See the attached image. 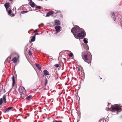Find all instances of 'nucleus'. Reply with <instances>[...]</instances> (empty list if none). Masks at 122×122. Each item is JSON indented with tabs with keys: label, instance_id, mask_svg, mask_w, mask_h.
Masks as SVG:
<instances>
[{
	"label": "nucleus",
	"instance_id": "nucleus-43",
	"mask_svg": "<svg viewBox=\"0 0 122 122\" xmlns=\"http://www.w3.org/2000/svg\"><path fill=\"white\" fill-rule=\"evenodd\" d=\"M62 122V121H61L60 122Z\"/></svg>",
	"mask_w": 122,
	"mask_h": 122
},
{
	"label": "nucleus",
	"instance_id": "nucleus-46",
	"mask_svg": "<svg viewBox=\"0 0 122 122\" xmlns=\"http://www.w3.org/2000/svg\"><path fill=\"white\" fill-rule=\"evenodd\" d=\"M14 8H15V7H14Z\"/></svg>",
	"mask_w": 122,
	"mask_h": 122
},
{
	"label": "nucleus",
	"instance_id": "nucleus-50",
	"mask_svg": "<svg viewBox=\"0 0 122 122\" xmlns=\"http://www.w3.org/2000/svg\"><path fill=\"white\" fill-rule=\"evenodd\" d=\"M121 107H122V106H121Z\"/></svg>",
	"mask_w": 122,
	"mask_h": 122
},
{
	"label": "nucleus",
	"instance_id": "nucleus-27",
	"mask_svg": "<svg viewBox=\"0 0 122 122\" xmlns=\"http://www.w3.org/2000/svg\"><path fill=\"white\" fill-rule=\"evenodd\" d=\"M28 54L30 55H32L31 53L30 52V51H29L28 53Z\"/></svg>",
	"mask_w": 122,
	"mask_h": 122
},
{
	"label": "nucleus",
	"instance_id": "nucleus-37",
	"mask_svg": "<svg viewBox=\"0 0 122 122\" xmlns=\"http://www.w3.org/2000/svg\"><path fill=\"white\" fill-rule=\"evenodd\" d=\"M45 75H44H44H43V77H44V76H45Z\"/></svg>",
	"mask_w": 122,
	"mask_h": 122
},
{
	"label": "nucleus",
	"instance_id": "nucleus-36",
	"mask_svg": "<svg viewBox=\"0 0 122 122\" xmlns=\"http://www.w3.org/2000/svg\"><path fill=\"white\" fill-rule=\"evenodd\" d=\"M3 90H4V92H5V89H4Z\"/></svg>",
	"mask_w": 122,
	"mask_h": 122
},
{
	"label": "nucleus",
	"instance_id": "nucleus-17",
	"mask_svg": "<svg viewBox=\"0 0 122 122\" xmlns=\"http://www.w3.org/2000/svg\"><path fill=\"white\" fill-rule=\"evenodd\" d=\"M88 39L86 38H85L83 39V41L84 43L87 44L88 42Z\"/></svg>",
	"mask_w": 122,
	"mask_h": 122
},
{
	"label": "nucleus",
	"instance_id": "nucleus-18",
	"mask_svg": "<svg viewBox=\"0 0 122 122\" xmlns=\"http://www.w3.org/2000/svg\"><path fill=\"white\" fill-rule=\"evenodd\" d=\"M36 36L35 35L31 39V42H33L34 41L35 39Z\"/></svg>",
	"mask_w": 122,
	"mask_h": 122
},
{
	"label": "nucleus",
	"instance_id": "nucleus-49",
	"mask_svg": "<svg viewBox=\"0 0 122 122\" xmlns=\"http://www.w3.org/2000/svg\"><path fill=\"white\" fill-rule=\"evenodd\" d=\"M19 120H20V119H19Z\"/></svg>",
	"mask_w": 122,
	"mask_h": 122
},
{
	"label": "nucleus",
	"instance_id": "nucleus-38",
	"mask_svg": "<svg viewBox=\"0 0 122 122\" xmlns=\"http://www.w3.org/2000/svg\"><path fill=\"white\" fill-rule=\"evenodd\" d=\"M22 109V108H20V109L19 110H21Z\"/></svg>",
	"mask_w": 122,
	"mask_h": 122
},
{
	"label": "nucleus",
	"instance_id": "nucleus-9",
	"mask_svg": "<svg viewBox=\"0 0 122 122\" xmlns=\"http://www.w3.org/2000/svg\"><path fill=\"white\" fill-rule=\"evenodd\" d=\"M4 5L6 8V10H7L10 7V4L9 3H8L5 4Z\"/></svg>",
	"mask_w": 122,
	"mask_h": 122
},
{
	"label": "nucleus",
	"instance_id": "nucleus-47",
	"mask_svg": "<svg viewBox=\"0 0 122 122\" xmlns=\"http://www.w3.org/2000/svg\"><path fill=\"white\" fill-rule=\"evenodd\" d=\"M41 0H38L39 1Z\"/></svg>",
	"mask_w": 122,
	"mask_h": 122
},
{
	"label": "nucleus",
	"instance_id": "nucleus-25",
	"mask_svg": "<svg viewBox=\"0 0 122 122\" xmlns=\"http://www.w3.org/2000/svg\"><path fill=\"white\" fill-rule=\"evenodd\" d=\"M54 66L57 68H58L59 67V65L58 64H56L55 65H54Z\"/></svg>",
	"mask_w": 122,
	"mask_h": 122
},
{
	"label": "nucleus",
	"instance_id": "nucleus-21",
	"mask_svg": "<svg viewBox=\"0 0 122 122\" xmlns=\"http://www.w3.org/2000/svg\"><path fill=\"white\" fill-rule=\"evenodd\" d=\"M3 102L2 98H1L0 99V105H1Z\"/></svg>",
	"mask_w": 122,
	"mask_h": 122
},
{
	"label": "nucleus",
	"instance_id": "nucleus-28",
	"mask_svg": "<svg viewBox=\"0 0 122 122\" xmlns=\"http://www.w3.org/2000/svg\"><path fill=\"white\" fill-rule=\"evenodd\" d=\"M53 122H59V121H57L56 120H54L53 121Z\"/></svg>",
	"mask_w": 122,
	"mask_h": 122
},
{
	"label": "nucleus",
	"instance_id": "nucleus-34",
	"mask_svg": "<svg viewBox=\"0 0 122 122\" xmlns=\"http://www.w3.org/2000/svg\"><path fill=\"white\" fill-rule=\"evenodd\" d=\"M40 25H38V27H39V28H40Z\"/></svg>",
	"mask_w": 122,
	"mask_h": 122
},
{
	"label": "nucleus",
	"instance_id": "nucleus-39",
	"mask_svg": "<svg viewBox=\"0 0 122 122\" xmlns=\"http://www.w3.org/2000/svg\"><path fill=\"white\" fill-rule=\"evenodd\" d=\"M45 81L47 82V80L46 79L45 80Z\"/></svg>",
	"mask_w": 122,
	"mask_h": 122
},
{
	"label": "nucleus",
	"instance_id": "nucleus-45",
	"mask_svg": "<svg viewBox=\"0 0 122 122\" xmlns=\"http://www.w3.org/2000/svg\"><path fill=\"white\" fill-rule=\"evenodd\" d=\"M14 16V15H12V16Z\"/></svg>",
	"mask_w": 122,
	"mask_h": 122
},
{
	"label": "nucleus",
	"instance_id": "nucleus-35",
	"mask_svg": "<svg viewBox=\"0 0 122 122\" xmlns=\"http://www.w3.org/2000/svg\"><path fill=\"white\" fill-rule=\"evenodd\" d=\"M59 11H59V10H58V11H57V13L59 12Z\"/></svg>",
	"mask_w": 122,
	"mask_h": 122
},
{
	"label": "nucleus",
	"instance_id": "nucleus-33",
	"mask_svg": "<svg viewBox=\"0 0 122 122\" xmlns=\"http://www.w3.org/2000/svg\"><path fill=\"white\" fill-rule=\"evenodd\" d=\"M47 82H45V85H46V84H47Z\"/></svg>",
	"mask_w": 122,
	"mask_h": 122
},
{
	"label": "nucleus",
	"instance_id": "nucleus-11",
	"mask_svg": "<svg viewBox=\"0 0 122 122\" xmlns=\"http://www.w3.org/2000/svg\"><path fill=\"white\" fill-rule=\"evenodd\" d=\"M111 17L113 18L114 21H115L116 20V18L115 17V14L114 12H112L111 15Z\"/></svg>",
	"mask_w": 122,
	"mask_h": 122
},
{
	"label": "nucleus",
	"instance_id": "nucleus-20",
	"mask_svg": "<svg viewBox=\"0 0 122 122\" xmlns=\"http://www.w3.org/2000/svg\"><path fill=\"white\" fill-rule=\"evenodd\" d=\"M28 12V11H21V13L22 14H24L27 13Z\"/></svg>",
	"mask_w": 122,
	"mask_h": 122
},
{
	"label": "nucleus",
	"instance_id": "nucleus-44",
	"mask_svg": "<svg viewBox=\"0 0 122 122\" xmlns=\"http://www.w3.org/2000/svg\"><path fill=\"white\" fill-rule=\"evenodd\" d=\"M26 117L25 118V119H26Z\"/></svg>",
	"mask_w": 122,
	"mask_h": 122
},
{
	"label": "nucleus",
	"instance_id": "nucleus-48",
	"mask_svg": "<svg viewBox=\"0 0 122 122\" xmlns=\"http://www.w3.org/2000/svg\"><path fill=\"white\" fill-rule=\"evenodd\" d=\"M121 65L122 66V63L121 64Z\"/></svg>",
	"mask_w": 122,
	"mask_h": 122
},
{
	"label": "nucleus",
	"instance_id": "nucleus-40",
	"mask_svg": "<svg viewBox=\"0 0 122 122\" xmlns=\"http://www.w3.org/2000/svg\"><path fill=\"white\" fill-rule=\"evenodd\" d=\"M78 71H80V69H79V68H78Z\"/></svg>",
	"mask_w": 122,
	"mask_h": 122
},
{
	"label": "nucleus",
	"instance_id": "nucleus-41",
	"mask_svg": "<svg viewBox=\"0 0 122 122\" xmlns=\"http://www.w3.org/2000/svg\"><path fill=\"white\" fill-rule=\"evenodd\" d=\"M13 0H9L10 1H12Z\"/></svg>",
	"mask_w": 122,
	"mask_h": 122
},
{
	"label": "nucleus",
	"instance_id": "nucleus-32",
	"mask_svg": "<svg viewBox=\"0 0 122 122\" xmlns=\"http://www.w3.org/2000/svg\"><path fill=\"white\" fill-rule=\"evenodd\" d=\"M28 0L30 1V2H29L30 3L31 2V1H32V0Z\"/></svg>",
	"mask_w": 122,
	"mask_h": 122
},
{
	"label": "nucleus",
	"instance_id": "nucleus-19",
	"mask_svg": "<svg viewBox=\"0 0 122 122\" xmlns=\"http://www.w3.org/2000/svg\"><path fill=\"white\" fill-rule=\"evenodd\" d=\"M32 97V96L31 95H30L26 97V99L27 100H30V99Z\"/></svg>",
	"mask_w": 122,
	"mask_h": 122
},
{
	"label": "nucleus",
	"instance_id": "nucleus-8",
	"mask_svg": "<svg viewBox=\"0 0 122 122\" xmlns=\"http://www.w3.org/2000/svg\"><path fill=\"white\" fill-rule=\"evenodd\" d=\"M55 13V12L54 11H52L51 12H49L47 13L46 15V17H48L50 16V15H52L53 14Z\"/></svg>",
	"mask_w": 122,
	"mask_h": 122
},
{
	"label": "nucleus",
	"instance_id": "nucleus-31",
	"mask_svg": "<svg viewBox=\"0 0 122 122\" xmlns=\"http://www.w3.org/2000/svg\"><path fill=\"white\" fill-rule=\"evenodd\" d=\"M41 25H44V24L43 23H41Z\"/></svg>",
	"mask_w": 122,
	"mask_h": 122
},
{
	"label": "nucleus",
	"instance_id": "nucleus-42",
	"mask_svg": "<svg viewBox=\"0 0 122 122\" xmlns=\"http://www.w3.org/2000/svg\"><path fill=\"white\" fill-rule=\"evenodd\" d=\"M18 58H19V55H18Z\"/></svg>",
	"mask_w": 122,
	"mask_h": 122
},
{
	"label": "nucleus",
	"instance_id": "nucleus-5",
	"mask_svg": "<svg viewBox=\"0 0 122 122\" xmlns=\"http://www.w3.org/2000/svg\"><path fill=\"white\" fill-rule=\"evenodd\" d=\"M13 107H9L8 108H6L4 111L5 113L8 112H9L10 110H11Z\"/></svg>",
	"mask_w": 122,
	"mask_h": 122
},
{
	"label": "nucleus",
	"instance_id": "nucleus-7",
	"mask_svg": "<svg viewBox=\"0 0 122 122\" xmlns=\"http://www.w3.org/2000/svg\"><path fill=\"white\" fill-rule=\"evenodd\" d=\"M61 27L60 26H58L55 27V29L56 30V34L58 33L60 31Z\"/></svg>",
	"mask_w": 122,
	"mask_h": 122
},
{
	"label": "nucleus",
	"instance_id": "nucleus-14",
	"mask_svg": "<svg viewBox=\"0 0 122 122\" xmlns=\"http://www.w3.org/2000/svg\"><path fill=\"white\" fill-rule=\"evenodd\" d=\"M12 61L14 63H16L17 62L16 57H14L12 59Z\"/></svg>",
	"mask_w": 122,
	"mask_h": 122
},
{
	"label": "nucleus",
	"instance_id": "nucleus-15",
	"mask_svg": "<svg viewBox=\"0 0 122 122\" xmlns=\"http://www.w3.org/2000/svg\"><path fill=\"white\" fill-rule=\"evenodd\" d=\"M6 95H4L3 96V99L4 100V102L5 103H6Z\"/></svg>",
	"mask_w": 122,
	"mask_h": 122
},
{
	"label": "nucleus",
	"instance_id": "nucleus-6",
	"mask_svg": "<svg viewBox=\"0 0 122 122\" xmlns=\"http://www.w3.org/2000/svg\"><path fill=\"white\" fill-rule=\"evenodd\" d=\"M55 24L57 25H59L61 24V22L58 20H55L54 21Z\"/></svg>",
	"mask_w": 122,
	"mask_h": 122
},
{
	"label": "nucleus",
	"instance_id": "nucleus-30",
	"mask_svg": "<svg viewBox=\"0 0 122 122\" xmlns=\"http://www.w3.org/2000/svg\"><path fill=\"white\" fill-rule=\"evenodd\" d=\"M39 35V34L38 33H37V32H36H36L35 33V35Z\"/></svg>",
	"mask_w": 122,
	"mask_h": 122
},
{
	"label": "nucleus",
	"instance_id": "nucleus-24",
	"mask_svg": "<svg viewBox=\"0 0 122 122\" xmlns=\"http://www.w3.org/2000/svg\"><path fill=\"white\" fill-rule=\"evenodd\" d=\"M73 56V54L71 52L70 53L69 56L70 57H72Z\"/></svg>",
	"mask_w": 122,
	"mask_h": 122
},
{
	"label": "nucleus",
	"instance_id": "nucleus-4",
	"mask_svg": "<svg viewBox=\"0 0 122 122\" xmlns=\"http://www.w3.org/2000/svg\"><path fill=\"white\" fill-rule=\"evenodd\" d=\"M121 110L120 111L122 110V109L120 108L119 107L115 106L113 107L112 108V110L113 111L115 112V111H118L119 110Z\"/></svg>",
	"mask_w": 122,
	"mask_h": 122
},
{
	"label": "nucleus",
	"instance_id": "nucleus-12",
	"mask_svg": "<svg viewBox=\"0 0 122 122\" xmlns=\"http://www.w3.org/2000/svg\"><path fill=\"white\" fill-rule=\"evenodd\" d=\"M30 3V5L33 8L35 7V3L32 1H31V2Z\"/></svg>",
	"mask_w": 122,
	"mask_h": 122
},
{
	"label": "nucleus",
	"instance_id": "nucleus-26",
	"mask_svg": "<svg viewBox=\"0 0 122 122\" xmlns=\"http://www.w3.org/2000/svg\"><path fill=\"white\" fill-rule=\"evenodd\" d=\"M36 8H37L39 9H41V7L40 6H36Z\"/></svg>",
	"mask_w": 122,
	"mask_h": 122
},
{
	"label": "nucleus",
	"instance_id": "nucleus-23",
	"mask_svg": "<svg viewBox=\"0 0 122 122\" xmlns=\"http://www.w3.org/2000/svg\"><path fill=\"white\" fill-rule=\"evenodd\" d=\"M104 121H105L106 120H104L102 119H101L100 120L99 122H101V121H102V122H104Z\"/></svg>",
	"mask_w": 122,
	"mask_h": 122
},
{
	"label": "nucleus",
	"instance_id": "nucleus-16",
	"mask_svg": "<svg viewBox=\"0 0 122 122\" xmlns=\"http://www.w3.org/2000/svg\"><path fill=\"white\" fill-rule=\"evenodd\" d=\"M36 66L38 68V69L40 71H41V67L38 64L36 63Z\"/></svg>",
	"mask_w": 122,
	"mask_h": 122
},
{
	"label": "nucleus",
	"instance_id": "nucleus-2",
	"mask_svg": "<svg viewBox=\"0 0 122 122\" xmlns=\"http://www.w3.org/2000/svg\"><path fill=\"white\" fill-rule=\"evenodd\" d=\"M84 58L86 62L88 63H91L92 60V55L91 54L89 55V56H88L86 54H85L84 56Z\"/></svg>",
	"mask_w": 122,
	"mask_h": 122
},
{
	"label": "nucleus",
	"instance_id": "nucleus-3",
	"mask_svg": "<svg viewBox=\"0 0 122 122\" xmlns=\"http://www.w3.org/2000/svg\"><path fill=\"white\" fill-rule=\"evenodd\" d=\"M19 90L20 92V93L21 97L23 98L22 97V95L25 93V88L23 87L22 86H20L19 88ZM24 94H23L24 95Z\"/></svg>",
	"mask_w": 122,
	"mask_h": 122
},
{
	"label": "nucleus",
	"instance_id": "nucleus-22",
	"mask_svg": "<svg viewBox=\"0 0 122 122\" xmlns=\"http://www.w3.org/2000/svg\"><path fill=\"white\" fill-rule=\"evenodd\" d=\"M8 13L9 14H11V10L10 9L8 12Z\"/></svg>",
	"mask_w": 122,
	"mask_h": 122
},
{
	"label": "nucleus",
	"instance_id": "nucleus-10",
	"mask_svg": "<svg viewBox=\"0 0 122 122\" xmlns=\"http://www.w3.org/2000/svg\"><path fill=\"white\" fill-rule=\"evenodd\" d=\"M44 74L45 76L47 75H49V72L46 70H44L43 71Z\"/></svg>",
	"mask_w": 122,
	"mask_h": 122
},
{
	"label": "nucleus",
	"instance_id": "nucleus-1",
	"mask_svg": "<svg viewBox=\"0 0 122 122\" xmlns=\"http://www.w3.org/2000/svg\"><path fill=\"white\" fill-rule=\"evenodd\" d=\"M71 32L75 37L77 39L82 38L86 36V33L84 30L80 28L77 25H75L74 27L72 28Z\"/></svg>",
	"mask_w": 122,
	"mask_h": 122
},
{
	"label": "nucleus",
	"instance_id": "nucleus-13",
	"mask_svg": "<svg viewBox=\"0 0 122 122\" xmlns=\"http://www.w3.org/2000/svg\"><path fill=\"white\" fill-rule=\"evenodd\" d=\"M12 81H13L12 86H14L15 84V77H14V76H13L12 77Z\"/></svg>",
	"mask_w": 122,
	"mask_h": 122
},
{
	"label": "nucleus",
	"instance_id": "nucleus-29",
	"mask_svg": "<svg viewBox=\"0 0 122 122\" xmlns=\"http://www.w3.org/2000/svg\"><path fill=\"white\" fill-rule=\"evenodd\" d=\"M38 30V29H36L34 31V33H35L36 32H37Z\"/></svg>",
	"mask_w": 122,
	"mask_h": 122
}]
</instances>
